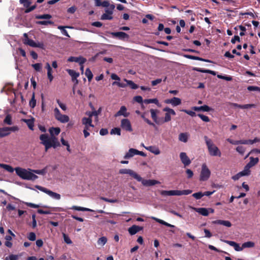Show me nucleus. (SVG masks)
Masks as SVG:
<instances>
[{"label": "nucleus", "instance_id": "f257e3e1", "mask_svg": "<svg viewBox=\"0 0 260 260\" xmlns=\"http://www.w3.org/2000/svg\"><path fill=\"white\" fill-rule=\"evenodd\" d=\"M49 132L50 134V137L46 134H42L40 136L41 143L44 145L46 152L51 147L56 148L60 145L58 138L56 137L60 132V128L52 127L49 128Z\"/></svg>", "mask_w": 260, "mask_h": 260}, {"label": "nucleus", "instance_id": "f03ea898", "mask_svg": "<svg viewBox=\"0 0 260 260\" xmlns=\"http://www.w3.org/2000/svg\"><path fill=\"white\" fill-rule=\"evenodd\" d=\"M29 169L26 170L17 167L15 169V170L16 174L22 179L34 181L38 179V176L34 174Z\"/></svg>", "mask_w": 260, "mask_h": 260}, {"label": "nucleus", "instance_id": "7ed1b4c3", "mask_svg": "<svg viewBox=\"0 0 260 260\" xmlns=\"http://www.w3.org/2000/svg\"><path fill=\"white\" fill-rule=\"evenodd\" d=\"M204 139L207 146L209 154L212 156L220 157L221 153L219 148L213 143L212 140L206 136H204Z\"/></svg>", "mask_w": 260, "mask_h": 260}, {"label": "nucleus", "instance_id": "20e7f679", "mask_svg": "<svg viewBox=\"0 0 260 260\" xmlns=\"http://www.w3.org/2000/svg\"><path fill=\"white\" fill-rule=\"evenodd\" d=\"M192 192V190L186 189L183 190H161L160 193L161 196H182L188 195Z\"/></svg>", "mask_w": 260, "mask_h": 260}, {"label": "nucleus", "instance_id": "39448f33", "mask_svg": "<svg viewBox=\"0 0 260 260\" xmlns=\"http://www.w3.org/2000/svg\"><path fill=\"white\" fill-rule=\"evenodd\" d=\"M211 175V171L205 164L202 166V169L200 175V180L205 181L208 180Z\"/></svg>", "mask_w": 260, "mask_h": 260}, {"label": "nucleus", "instance_id": "423d86ee", "mask_svg": "<svg viewBox=\"0 0 260 260\" xmlns=\"http://www.w3.org/2000/svg\"><path fill=\"white\" fill-rule=\"evenodd\" d=\"M163 111L166 112L165 117L161 118L162 124L165 122H169L171 120V115H175V111L168 107H166L163 109Z\"/></svg>", "mask_w": 260, "mask_h": 260}, {"label": "nucleus", "instance_id": "0eeeda50", "mask_svg": "<svg viewBox=\"0 0 260 260\" xmlns=\"http://www.w3.org/2000/svg\"><path fill=\"white\" fill-rule=\"evenodd\" d=\"M54 116L55 119L61 123H67L69 121V117L66 115H62L60 113V111L57 108H55L54 110Z\"/></svg>", "mask_w": 260, "mask_h": 260}, {"label": "nucleus", "instance_id": "6e6552de", "mask_svg": "<svg viewBox=\"0 0 260 260\" xmlns=\"http://www.w3.org/2000/svg\"><path fill=\"white\" fill-rule=\"evenodd\" d=\"M36 187L39 189L40 190L47 193L49 196L52 197L53 199H55L56 200H59L60 199L61 196L59 193L54 192L51 190H50L46 188H45L44 187L39 186V185H36Z\"/></svg>", "mask_w": 260, "mask_h": 260}, {"label": "nucleus", "instance_id": "1a4fd4ad", "mask_svg": "<svg viewBox=\"0 0 260 260\" xmlns=\"http://www.w3.org/2000/svg\"><path fill=\"white\" fill-rule=\"evenodd\" d=\"M119 172L121 174H128L137 180L141 179V176L139 175L131 169H122L119 170Z\"/></svg>", "mask_w": 260, "mask_h": 260}, {"label": "nucleus", "instance_id": "9d476101", "mask_svg": "<svg viewBox=\"0 0 260 260\" xmlns=\"http://www.w3.org/2000/svg\"><path fill=\"white\" fill-rule=\"evenodd\" d=\"M150 112L151 113V118L154 122L158 125L162 124L161 118H158L157 117V114L160 112L159 110L151 109L150 110Z\"/></svg>", "mask_w": 260, "mask_h": 260}, {"label": "nucleus", "instance_id": "9b49d317", "mask_svg": "<svg viewBox=\"0 0 260 260\" xmlns=\"http://www.w3.org/2000/svg\"><path fill=\"white\" fill-rule=\"evenodd\" d=\"M137 181L139 182H141L142 184L145 186H151L160 183V182L157 180L153 179H144L141 177L140 180H137Z\"/></svg>", "mask_w": 260, "mask_h": 260}, {"label": "nucleus", "instance_id": "f8f14e48", "mask_svg": "<svg viewBox=\"0 0 260 260\" xmlns=\"http://www.w3.org/2000/svg\"><path fill=\"white\" fill-rule=\"evenodd\" d=\"M121 128L127 132H131L133 131V128L130 121L128 119H123L121 121Z\"/></svg>", "mask_w": 260, "mask_h": 260}, {"label": "nucleus", "instance_id": "ddd939ff", "mask_svg": "<svg viewBox=\"0 0 260 260\" xmlns=\"http://www.w3.org/2000/svg\"><path fill=\"white\" fill-rule=\"evenodd\" d=\"M164 102L167 104H171L173 107H175L181 104V100L179 98L173 97L172 99L165 100Z\"/></svg>", "mask_w": 260, "mask_h": 260}, {"label": "nucleus", "instance_id": "4468645a", "mask_svg": "<svg viewBox=\"0 0 260 260\" xmlns=\"http://www.w3.org/2000/svg\"><path fill=\"white\" fill-rule=\"evenodd\" d=\"M111 35L121 40H128L129 39V35L122 31L111 32Z\"/></svg>", "mask_w": 260, "mask_h": 260}, {"label": "nucleus", "instance_id": "2eb2a0df", "mask_svg": "<svg viewBox=\"0 0 260 260\" xmlns=\"http://www.w3.org/2000/svg\"><path fill=\"white\" fill-rule=\"evenodd\" d=\"M86 59L80 56L79 57L71 56L68 59V61L78 62L79 64H84Z\"/></svg>", "mask_w": 260, "mask_h": 260}, {"label": "nucleus", "instance_id": "dca6fc26", "mask_svg": "<svg viewBox=\"0 0 260 260\" xmlns=\"http://www.w3.org/2000/svg\"><path fill=\"white\" fill-rule=\"evenodd\" d=\"M180 158L185 167L188 166L191 163V160L185 152H181L180 153Z\"/></svg>", "mask_w": 260, "mask_h": 260}, {"label": "nucleus", "instance_id": "f3484780", "mask_svg": "<svg viewBox=\"0 0 260 260\" xmlns=\"http://www.w3.org/2000/svg\"><path fill=\"white\" fill-rule=\"evenodd\" d=\"M82 124L84 125V129H89L90 127H94L92 124V119L90 117H83L82 119Z\"/></svg>", "mask_w": 260, "mask_h": 260}, {"label": "nucleus", "instance_id": "a211bd4d", "mask_svg": "<svg viewBox=\"0 0 260 260\" xmlns=\"http://www.w3.org/2000/svg\"><path fill=\"white\" fill-rule=\"evenodd\" d=\"M126 111L127 109L125 106H121L120 108V110L115 114V117H118L121 115L125 117H128L129 115V113L127 112Z\"/></svg>", "mask_w": 260, "mask_h": 260}, {"label": "nucleus", "instance_id": "6ab92c4d", "mask_svg": "<svg viewBox=\"0 0 260 260\" xmlns=\"http://www.w3.org/2000/svg\"><path fill=\"white\" fill-rule=\"evenodd\" d=\"M191 109L195 111H204V112H209L212 109L207 105H203L200 107L194 106L191 107Z\"/></svg>", "mask_w": 260, "mask_h": 260}, {"label": "nucleus", "instance_id": "aec40b11", "mask_svg": "<svg viewBox=\"0 0 260 260\" xmlns=\"http://www.w3.org/2000/svg\"><path fill=\"white\" fill-rule=\"evenodd\" d=\"M143 228L142 226L133 225L128 229V231L131 235H134L140 231L143 230Z\"/></svg>", "mask_w": 260, "mask_h": 260}, {"label": "nucleus", "instance_id": "412c9836", "mask_svg": "<svg viewBox=\"0 0 260 260\" xmlns=\"http://www.w3.org/2000/svg\"><path fill=\"white\" fill-rule=\"evenodd\" d=\"M183 56L186 58L190 59L200 60V61H205V62H211V61L208 59H204L201 57H200L198 56H193L191 55L184 54L183 55Z\"/></svg>", "mask_w": 260, "mask_h": 260}, {"label": "nucleus", "instance_id": "4be33fe9", "mask_svg": "<svg viewBox=\"0 0 260 260\" xmlns=\"http://www.w3.org/2000/svg\"><path fill=\"white\" fill-rule=\"evenodd\" d=\"M213 223L223 225L226 227H231L232 226V223L230 221L228 220H216L213 221Z\"/></svg>", "mask_w": 260, "mask_h": 260}, {"label": "nucleus", "instance_id": "5701e85b", "mask_svg": "<svg viewBox=\"0 0 260 260\" xmlns=\"http://www.w3.org/2000/svg\"><path fill=\"white\" fill-rule=\"evenodd\" d=\"M94 3L96 7H107L109 5V2L108 0H105L103 2L102 0H94Z\"/></svg>", "mask_w": 260, "mask_h": 260}, {"label": "nucleus", "instance_id": "b1692460", "mask_svg": "<svg viewBox=\"0 0 260 260\" xmlns=\"http://www.w3.org/2000/svg\"><path fill=\"white\" fill-rule=\"evenodd\" d=\"M68 74L71 76L72 81H74V79H76L79 76V73L72 69L67 70Z\"/></svg>", "mask_w": 260, "mask_h": 260}, {"label": "nucleus", "instance_id": "393cba45", "mask_svg": "<svg viewBox=\"0 0 260 260\" xmlns=\"http://www.w3.org/2000/svg\"><path fill=\"white\" fill-rule=\"evenodd\" d=\"M194 210L199 214L207 216L209 215V211L208 209L205 208H194Z\"/></svg>", "mask_w": 260, "mask_h": 260}, {"label": "nucleus", "instance_id": "a878e982", "mask_svg": "<svg viewBox=\"0 0 260 260\" xmlns=\"http://www.w3.org/2000/svg\"><path fill=\"white\" fill-rule=\"evenodd\" d=\"M259 159L258 157L254 158L253 157H250V161L246 165L248 167L251 168L258 163Z\"/></svg>", "mask_w": 260, "mask_h": 260}, {"label": "nucleus", "instance_id": "bb28decb", "mask_svg": "<svg viewBox=\"0 0 260 260\" xmlns=\"http://www.w3.org/2000/svg\"><path fill=\"white\" fill-rule=\"evenodd\" d=\"M136 151V149L134 148H130L128 150V152H127L124 155V158L125 159H128L134 156L135 155H137Z\"/></svg>", "mask_w": 260, "mask_h": 260}, {"label": "nucleus", "instance_id": "cd10ccee", "mask_svg": "<svg viewBox=\"0 0 260 260\" xmlns=\"http://www.w3.org/2000/svg\"><path fill=\"white\" fill-rule=\"evenodd\" d=\"M22 120L26 123L28 128L31 130H34V118L31 119H22Z\"/></svg>", "mask_w": 260, "mask_h": 260}, {"label": "nucleus", "instance_id": "c85d7f7f", "mask_svg": "<svg viewBox=\"0 0 260 260\" xmlns=\"http://www.w3.org/2000/svg\"><path fill=\"white\" fill-rule=\"evenodd\" d=\"M144 102L145 104L154 103L158 107H161V105L159 104L158 100L157 99H151L145 100Z\"/></svg>", "mask_w": 260, "mask_h": 260}, {"label": "nucleus", "instance_id": "c756f323", "mask_svg": "<svg viewBox=\"0 0 260 260\" xmlns=\"http://www.w3.org/2000/svg\"><path fill=\"white\" fill-rule=\"evenodd\" d=\"M124 81L127 83V85L129 86L131 89H136L139 87V86L132 80H128L124 79Z\"/></svg>", "mask_w": 260, "mask_h": 260}, {"label": "nucleus", "instance_id": "7c9ffc66", "mask_svg": "<svg viewBox=\"0 0 260 260\" xmlns=\"http://www.w3.org/2000/svg\"><path fill=\"white\" fill-rule=\"evenodd\" d=\"M24 44L26 45H28L31 47H34L36 46V43L31 39H29L28 38H25L23 41Z\"/></svg>", "mask_w": 260, "mask_h": 260}, {"label": "nucleus", "instance_id": "2f4dec72", "mask_svg": "<svg viewBox=\"0 0 260 260\" xmlns=\"http://www.w3.org/2000/svg\"><path fill=\"white\" fill-rule=\"evenodd\" d=\"M0 167L4 169L10 173H12L14 171V169L11 166L7 164H0Z\"/></svg>", "mask_w": 260, "mask_h": 260}, {"label": "nucleus", "instance_id": "473e14b6", "mask_svg": "<svg viewBox=\"0 0 260 260\" xmlns=\"http://www.w3.org/2000/svg\"><path fill=\"white\" fill-rule=\"evenodd\" d=\"M179 141L183 142H187L188 140V135L187 133H181L179 135Z\"/></svg>", "mask_w": 260, "mask_h": 260}, {"label": "nucleus", "instance_id": "72a5a7b5", "mask_svg": "<svg viewBox=\"0 0 260 260\" xmlns=\"http://www.w3.org/2000/svg\"><path fill=\"white\" fill-rule=\"evenodd\" d=\"M107 8L105 9V13L112 15L113 13V10L115 8V5L113 4L110 5L109 4V5Z\"/></svg>", "mask_w": 260, "mask_h": 260}, {"label": "nucleus", "instance_id": "f704fd0d", "mask_svg": "<svg viewBox=\"0 0 260 260\" xmlns=\"http://www.w3.org/2000/svg\"><path fill=\"white\" fill-rule=\"evenodd\" d=\"M10 132H8L6 127L0 128V137L3 138L9 135Z\"/></svg>", "mask_w": 260, "mask_h": 260}, {"label": "nucleus", "instance_id": "c9c22d12", "mask_svg": "<svg viewBox=\"0 0 260 260\" xmlns=\"http://www.w3.org/2000/svg\"><path fill=\"white\" fill-rule=\"evenodd\" d=\"M37 19H49L52 18V16L50 14L37 15L35 16Z\"/></svg>", "mask_w": 260, "mask_h": 260}, {"label": "nucleus", "instance_id": "e433bc0d", "mask_svg": "<svg viewBox=\"0 0 260 260\" xmlns=\"http://www.w3.org/2000/svg\"><path fill=\"white\" fill-rule=\"evenodd\" d=\"M30 171H31V172H33V173H36L37 174H39V175H44L47 171H46V168H44L43 169H42V170H31V169H29Z\"/></svg>", "mask_w": 260, "mask_h": 260}, {"label": "nucleus", "instance_id": "4c0bfd02", "mask_svg": "<svg viewBox=\"0 0 260 260\" xmlns=\"http://www.w3.org/2000/svg\"><path fill=\"white\" fill-rule=\"evenodd\" d=\"M89 82H90L93 78V74L89 68L86 69L85 73Z\"/></svg>", "mask_w": 260, "mask_h": 260}, {"label": "nucleus", "instance_id": "58836bf2", "mask_svg": "<svg viewBox=\"0 0 260 260\" xmlns=\"http://www.w3.org/2000/svg\"><path fill=\"white\" fill-rule=\"evenodd\" d=\"M72 209L75 210L76 211H91L92 210L90 209L79 207V206H74L72 208Z\"/></svg>", "mask_w": 260, "mask_h": 260}, {"label": "nucleus", "instance_id": "ea45409f", "mask_svg": "<svg viewBox=\"0 0 260 260\" xmlns=\"http://www.w3.org/2000/svg\"><path fill=\"white\" fill-rule=\"evenodd\" d=\"M250 168L248 167L246 165L244 168V170L240 172V173H241L242 176L249 175L250 173Z\"/></svg>", "mask_w": 260, "mask_h": 260}, {"label": "nucleus", "instance_id": "a19ab883", "mask_svg": "<svg viewBox=\"0 0 260 260\" xmlns=\"http://www.w3.org/2000/svg\"><path fill=\"white\" fill-rule=\"evenodd\" d=\"M254 243L252 241H248L242 244V248H251L254 246Z\"/></svg>", "mask_w": 260, "mask_h": 260}, {"label": "nucleus", "instance_id": "79ce46f5", "mask_svg": "<svg viewBox=\"0 0 260 260\" xmlns=\"http://www.w3.org/2000/svg\"><path fill=\"white\" fill-rule=\"evenodd\" d=\"M107 242V239L106 237H102L98 240V244L101 246H104Z\"/></svg>", "mask_w": 260, "mask_h": 260}, {"label": "nucleus", "instance_id": "37998d69", "mask_svg": "<svg viewBox=\"0 0 260 260\" xmlns=\"http://www.w3.org/2000/svg\"><path fill=\"white\" fill-rule=\"evenodd\" d=\"M4 122L5 124L8 125H11L12 124V116L10 114H7L4 120Z\"/></svg>", "mask_w": 260, "mask_h": 260}, {"label": "nucleus", "instance_id": "c03bdc74", "mask_svg": "<svg viewBox=\"0 0 260 260\" xmlns=\"http://www.w3.org/2000/svg\"><path fill=\"white\" fill-rule=\"evenodd\" d=\"M92 112H89L88 115L89 117L91 118L93 116H98L101 112L102 108H100L97 111L93 110Z\"/></svg>", "mask_w": 260, "mask_h": 260}, {"label": "nucleus", "instance_id": "a18cd8bd", "mask_svg": "<svg viewBox=\"0 0 260 260\" xmlns=\"http://www.w3.org/2000/svg\"><path fill=\"white\" fill-rule=\"evenodd\" d=\"M111 135H117L118 136H120L121 135V130L119 127H114L112 128L110 132Z\"/></svg>", "mask_w": 260, "mask_h": 260}, {"label": "nucleus", "instance_id": "49530a36", "mask_svg": "<svg viewBox=\"0 0 260 260\" xmlns=\"http://www.w3.org/2000/svg\"><path fill=\"white\" fill-rule=\"evenodd\" d=\"M37 23L40 25H47L48 24L52 25L54 24V22L50 20H43L37 21Z\"/></svg>", "mask_w": 260, "mask_h": 260}, {"label": "nucleus", "instance_id": "de8ad7c7", "mask_svg": "<svg viewBox=\"0 0 260 260\" xmlns=\"http://www.w3.org/2000/svg\"><path fill=\"white\" fill-rule=\"evenodd\" d=\"M29 105L30 107L32 108H34L36 105V100H35V93H34L32 94V98L29 102Z\"/></svg>", "mask_w": 260, "mask_h": 260}, {"label": "nucleus", "instance_id": "09e8293b", "mask_svg": "<svg viewBox=\"0 0 260 260\" xmlns=\"http://www.w3.org/2000/svg\"><path fill=\"white\" fill-rule=\"evenodd\" d=\"M112 19L113 17L111 15L106 13L103 14L101 17V20H112Z\"/></svg>", "mask_w": 260, "mask_h": 260}, {"label": "nucleus", "instance_id": "8fccbe9b", "mask_svg": "<svg viewBox=\"0 0 260 260\" xmlns=\"http://www.w3.org/2000/svg\"><path fill=\"white\" fill-rule=\"evenodd\" d=\"M19 2L26 8L29 7L31 3V2L28 0H20Z\"/></svg>", "mask_w": 260, "mask_h": 260}, {"label": "nucleus", "instance_id": "3c124183", "mask_svg": "<svg viewBox=\"0 0 260 260\" xmlns=\"http://www.w3.org/2000/svg\"><path fill=\"white\" fill-rule=\"evenodd\" d=\"M192 196L194 197L197 200L201 199L203 197H204V194H203L202 192H198L194 193L192 194Z\"/></svg>", "mask_w": 260, "mask_h": 260}, {"label": "nucleus", "instance_id": "603ef678", "mask_svg": "<svg viewBox=\"0 0 260 260\" xmlns=\"http://www.w3.org/2000/svg\"><path fill=\"white\" fill-rule=\"evenodd\" d=\"M197 116H199L204 122H208L210 121L209 118L206 115H204L202 114H198Z\"/></svg>", "mask_w": 260, "mask_h": 260}, {"label": "nucleus", "instance_id": "864d4df0", "mask_svg": "<svg viewBox=\"0 0 260 260\" xmlns=\"http://www.w3.org/2000/svg\"><path fill=\"white\" fill-rule=\"evenodd\" d=\"M141 117L147 124H148L150 125L155 126V124H154V123L152 122L149 119L145 117V113H143L142 114H141Z\"/></svg>", "mask_w": 260, "mask_h": 260}, {"label": "nucleus", "instance_id": "5fc2aeb1", "mask_svg": "<svg viewBox=\"0 0 260 260\" xmlns=\"http://www.w3.org/2000/svg\"><path fill=\"white\" fill-rule=\"evenodd\" d=\"M27 238L31 241H34L36 239V234L34 232H30L27 236Z\"/></svg>", "mask_w": 260, "mask_h": 260}, {"label": "nucleus", "instance_id": "6e6d98bb", "mask_svg": "<svg viewBox=\"0 0 260 260\" xmlns=\"http://www.w3.org/2000/svg\"><path fill=\"white\" fill-rule=\"evenodd\" d=\"M62 235H63V237L64 241L67 244H71L72 243V240L70 239V238H69V237L67 235H66L64 233H63Z\"/></svg>", "mask_w": 260, "mask_h": 260}, {"label": "nucleus", "instance_id": "4d7b16f0", "mask_svg": "<svg viewBox=\"0 0 260 260\" xmlns=\"http://www.w3.org/2000/svg\"><path fill=\"white\" fill-rule=\"evenodd\" d=\"M247 90L249 91H256L260 92V87L255 86H249L247 87Z\"/></svg>", "mask_w": 260, "mask_h": 260}, {"label": "nucleus", "instance_id": "13d9d810", "mask_svg": "<svg viewBox=\"0 0 260 260\" xmlns=\"http://www.w3.org/2000/svg\"><path fill=\"white\" fill-rule=\"evenodd\" d=\"M236 151L238 152L240 154L243 155L245 151V148L242 146H238L236 149Z\"/></svg>", "mask_w": 260, "mask_h": 260}, {"label": "nucleus", "instance_id": "bf43d9fd", "mask_svg": "<svg viewBox=\"0 0 260 260\" xmlns=\"http://www.w3.org/2000/svg\"><path fill=\"white\" fill-rule=\"evenodd\" d=\"M32 67L37 72H40L42 68V64L40 63H37L32 64Z\"/></svg>", "mask_w": 260, "mask_h": 260}, {"label": "nucleus", "instance_id": "052dcab7", "mask_svg": "<svg viewBox=\"0 0 260 260\" xmlns=\"http://www.w3.org/2000/svg\"><path fill=\"white\" fill-rule=\"evenodd\" d=\"M146 149L149 150L151 152L154 153L155 154H159L160 153V151L158 148H156L155 150H151V149H154V147L153 146H149L148 147L146 148Z\"/></svg>", "mask_w": 260, "mask_h": 260}, {"label": "nucleus", "instance_id": "680f3d73", "mask_svg": "<svg viewBox=\"0 0 260 260\" xmlns=\"http://www.w3.org/2000/svg\"><path fill=\"white\" fill-rule=\"evenodd\" d=\"M146 149L149 150L151 152L154 153L155 154H159L160 153V151L158 148H156L155 150H151V149H154V147L153 146H149L148 147L146 148Z\"/></svg>", "mask_w": 260, "mask_h": 260}, {"label": "nucleus", "instance_id": "e2e57ef3", "mask_svg": "<svg viewBox=\"0 0 260 260\" xmlns=\"http://www.w3.org/2000/svg\"><path fill=\"white\" fill-rule=\"evenodd\" d=\"M255 107H256V105L253 104L241 105V109H249V108H255Z\"/></svg>", "mask_w": 260, "mask_h": 260}, {"label": "nucleus", "instance_id": "0e129e2a", "mask_svg": "<svg viewBox=\"0 0 260 260\" xmlns=\"http://www.w3.org/2000/svg\"><path fill=\"white\" fill-rule=\"evenodd\" d=\"M181 111L185 112V113L187 114L188 115L191 116V117H194V116H196V115H197L196 114V113L194 111H190V110H185V109L182 110Z\"/></svg>", "mask_w": 260, "mask_h": 260}, {"label": "nucleus", "instance_id": "69168bd1", "mask_svg": "<svg viewBox=\"0 0 260 260\" xmlns=\"http://www.w3.org/2000/svg\"><path fill=\"white\" fill-rule=\"evenodd\" d=\"M37 8V5H34L31 7H29L28 8H26V9L25 10L24 12L25 13H28L33 10H34Z\"/></svg>", "mask_w": 260, "mask_h": 260}, {"label": "nucleus", "instance_id": "338daca9", "mask_svg": "<svg viewBox=\"0 0 260 260\" xmlns=\"http://www.w3.org/2000/svg\"><path fill=\"white\" fill-rule=\"evenodd\" d=\"M6 128H7L8 132H10V131L16 132L19 130V128L17 126H14L12 127H6Z\"/></svg>", "mask_w": 260, "mask_h": 260}, {"label": "nucleus", "instance_id": "774afa93", "mask_svg": "<svg viewBox=\"0 0 260 260\" xmlns=\"http://www.w3.org/2000/svg\"><path fill=\"white\" fill-rule=\"evenodd\" d=\"M186 173L187 174V177L188 179L192 178L193 175V172L190 169H187L186 170Z\"/></svg>", "mask_w": 260, "mask_h": 260}]
</instances>
